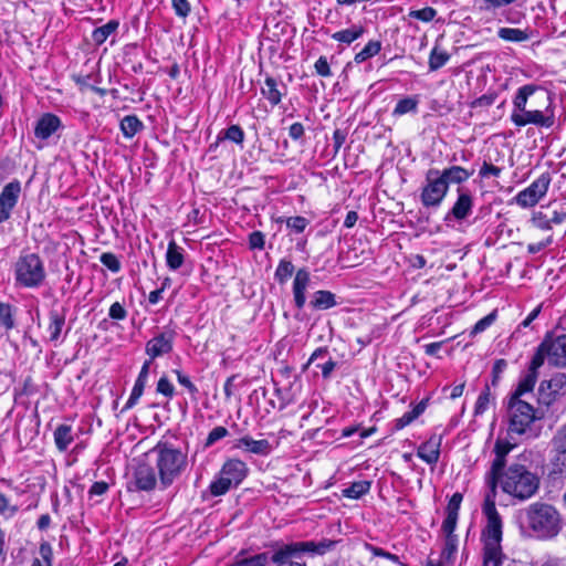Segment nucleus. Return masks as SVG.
<instances>
[{"label":"nucleus","instance_id":"1","mask_svg":"<svg viewBox=\"0 0 566 566\" xmlns=\"http://www.w3.org/2000/svg\"><path fill=\"white\" fill-rule=\"evenodd\" d=\"M511 122L517 127L535 125L551 128L555 124L553 101L538 85L525 84L512 99Z\"/></svg>","mask_w":566,"mask_h":566},{"label":"nucleus","instance_id":"2","mask_svg":"<svg viewBox=\"0 0 566 566\" xmlns=\"http://www.w3.org/2000/svg\"><path fill=\"white\" fill-rule=\"evenodd\" d=\"M494 497L495 495L486 494L482 507L486 517V525L482 531L483 566L502 565L503 563L502 518L496 510Z\"/></svg>","mask_w":566,"mask_h":566},{"label":"nucleus","instance_id":"3","mask_svg":"<svg viewBox=\"0 0 566 566\" xmlns=\"http://www.w3.org/2000/svg\"><path fill=\"white\" fill-rule=\"evenodd\" d=\"M528 530L537 539L555 538L562 531L563 520L558 510L545 502H534L525 509Z\"/></svg>","mask_w":566,"mask_h":566},{"label":"nucleus","instance_id":"4","mask_svg":"<svg viewBox=\"0 0 566 566\" xmlns=\"http://www.w3.org/2000/svg\"><path fill=\"white\" fill-rule=\"evenodd\" d=\"M336 544V541L327 538H323L318 542L301 541L282 544L273 552L271 562L275 566H306V564L302 562L304 555H324L332 551Z\"/></svg>","mask_w":566,"mask_h":566},{"label":"nucleus","instance_id":"5","mask_svg":"<svg viewBox=\"0 0 566 566\" xmlns=\"http://www.w3.org/2000/svg\"><path fill=\"white\" fill-rule=\"evenodd\" d=\"M151 451L156 455L160 486L167 489L186 471L187 453L168 442H158Z\"/></svg>","mask_w":566,"mask_h":566},{"label":"nucleus","instance_id":"6","mask_svg":"<svg viewBox=\"0 0 566 566\" xmlns=\"http://www.w3.org/2000/svg\"><path fill=\"white\" fill-rule=\"evenodd\" d=\"M504 493L525 501L532 497L539 488L538 478L522 464H511L501 479Z\"/></svg>","mask_w":566,"mask_h":566},{"label":"nucleus","instance_id":"7","mask_svg":"<svg viewBox=\"0 0 566 566\" xmlns=\"http://www.w3.org/2000/svg\"><path fill=\"white\" fill-rule=\"evenodd\" d=\"M505 407L510 436L525 434L536 420L544 417L542 410L535 408L525 399L509 397Z\"/></svg>","mask_w":566,"mask_h":566},{"label":"nucleus","instance_id":"8","mask_svg":"<svg viewBox=\"0 0 566 566\" xmlns=\"http://www.w3.org/2000/svg\"><path fill=\"white\" fill-rule=\"evenodd\" d=\"M45 268L36 253L21 254L14 263L15 283L22 287L35 289L45 280Z\"/></svg>","mask_w":566,"mask_h":566},{"label":"nucleus","instance_id":"9","mask_svg":"<svg viewBox=\"0 0 566 566\" xmlns=\"http://www.w3.org/2000/svg\"><path fill=\"white\" fill-rule=\"evenodd\" d=\"M448 190V185L441 177L440 170L431 168L426 172L420 201L426 208H438L446 198Z\"/></svg>","mask_w":566,"mask_h":566},{"label":"nucleus","instance_id":"10","mask_svg":"<svg viewBox=\"0 0 566 566\" xmlns=\"http://www.w3.org/2000/svg\"><path fill=\"white\" fill-rule=\"evenodd\" d=\"M534 355H541L543 363L547 359L551 365L566 366V334L556 337L546 336Z\"/></svg>","mask_w":566,"mask_h":566},{"label":"nucleus","instance_id":"11","mask_svg":"<svg viewBox=\"0 0 566 566\" xmlns=\"http://www.w3.org/2000/svg\"><path fill=\"white\" fill-rule=\"evenodd\" d=\"M551 181L549 172L542 174L527 188L516 195V203L522 208L534 207L546 195Z\"/></svg>","mask_w":566,"mask_h":566},{"label":"nucleus","instance_id":"12","mask_svg":"<svg viewBox=\"0 0 566 566\" xmlns=\"http://www.w3.org/2000/svg\"><path fill=\"white\" fill-rule=\"evenodd\" d=\"M157 481L155 469L146 462H140L133 471V478L129 482L128 489L149 492L156 488Z\"/></svg>","mask_w":566,"mask_h":566},{"label":"nucleus","instance_id":"13","mask_svg":"<svg viewBox=\"0 0 566 566\" xmlns=\"http://www.w3.org/2000/svg\"><path fill=\"white\" fill-rule=\"evenodd\" d=\"M566 387V375L558 373L548 380H543L538 387L537 401L549 407Z\"/></svg>","mask_w":566,"mask_h":566},{"label":"nucleus","instance_id":"14","mask_svg":"<svg viewBox=\"0 0 566 566\" xmlns=\"http://www.w3.org/2000/svg\"><path fill=\"white\" fill-rule=\"evenodd\" d=\"M542 366L541 355H534L526 374L521 377L515 390L509 397L524 399L525 395L532 394L538 378V369Z\"/></svg>","mask_w":566,"mask_h":566},{"label":"nucleus","instance_id":"15","mask_svg":"<svg viewBox=\"0 0 566 566\" xmlns=\"http://www.w3.org/2000/svg\"><path fill=\"white\" fill-rule=\"evenodd\" d=\"M176 332L165 329L146 343L145 352L150 359L169 354L174 348Z\"/></svg>","mask_w":566,"mask_h":566},{"label":"nucleus","instance_id":"16","mask_svg":"<svg viewBox=\"0 0 566 566\" xmlns=\"http://www.w3.org/2000/svg\"><path fill=\"white\" fill-rule=\"evenodd\" d=\"M21 192V185L18 180L7 184L0 193V224L7 221L12 209L15 207Z\"/></svg>","mask_w":566,"mask_h":566},{"label":"nucleus","instance_id":"17","mask_svg":"<svg viewBox=\"0 0 566 566\" xmlns=\"http://www.w3.org/2000/svg\"><path fill=\"white\" fill-rule=\"evenodd\" d=\"M458 198L451 208V210L447 213L444 220L449 221L450 218L455 219L457 221H462L467 219L473 209V197L470 191L464 190L463 188H458Z\"/></svg>","mask_w":566,"mask_h":566},{"label":"nucleus","instance_id":"18","mask_svg":"<svg viewBox=\"0 0 566 566\" xmlns=\"http://www.w3.org/2000/svg\"><path fill=\"white\" fill-rule=\"evenodd\" d=\"M311 285V274L305 269H298L293 280V301L297 310L304 308L306 304V291Z\"/></svg>","mask_w":566,"mask_h":566},{"label":"nucleus","instance_id":"19","mask_svg":"<svg viewBox=\"0 0 566 566\" xmlns=\"http://www.w3.org/2000/svg\"><path fill=\"white\" fill-rule=\"evenodd\" d=\"M248 471L245 462L239 459H230L223 463L219 473L230 480L233 488H238L245 479Z\"/></svg>","mask_w":566,"mask_h":566},{"label":"nucleus","instance_id":"20","mask_svg":"<svg viewBox=\"0 0 566 566\" xmlns=\"http://www.w3.org/2000/svg\"><path fill=\"white\" fill-rule=\"evenodd\" d=\"M441 444L442 436L432 434L427 441L419 446L417 455L427 464L436 465L440 459Z\"/></svg>","mask_w":566,"mask_h":566},{"label":"nucleus","instance_id":"21","mask_svg":"<svg viewBox=\"0 0 566 566\" xmlns=\"http://www.w3.org/2000/svg\"><path fill=\"white\" fill-rule=\"evenodd\" d=\"M62 127L63 125L59 116L52 113H45L38 119L34 127V135L41 140H46Z\"/></svg>","mask_w":566,"mask_h":566},{"label":"nucleus","instance_id":"22","mask_svg":"<svg viewBox=\"0 0 566 566\" xmlns=\"http://www.w3.org/2000/svg\"><path fill=\"white\" fill-rule=\"evenodd\" d=\"M317 360H321L316 363V367L321 369L322 377L324 379H329L338 364L332 358L327 347L316 348L311 355L307 365L315 363Z\"/></svg>","mask_w":566,"mask_h":566},{"label":"nucleus","instance_id":"23","mask_svg":"<svg viewBox=\"0 0 566 566\" xmlns=\"http://www.w3.org/2000/svg\"><path fill=\"white\" fill-rule=\"evenodd\" d=\"M234 447L262 457L269 455L273 450L271 443L266 439L254 440L250 436H244L238 439Z\"/></svg>","mask_w":566,"mask_h":566},{"label":"nucleus","instance_id":"24","mask_svg":"<svg viewBox=\"0 0 566 566\" xmlns=\"http://www.w3.org/2000/svg\"><path fill=\"white\" fill-rule=\"evenodd\" d=\"M285 93L286 86L282 82H279L270 75L265 77L264 86L261 88V94L272 106L279 105Z\"/></svg>","mask_w":566,"mask_h":566},{"label":"nucleus","instance_id":"25","mask_svg":"<svg viewBox=\"0 0 566 566\" xmlns=\"http://www.w3.org/2000/svg\"><path fill=\"white\" fill-rule=\"evenodd\" d=\"M49 325L46 332L49 333V342L55 346L61 344V336L65 326V314L56 310L49 313Z\"/></svg>","mask_w":566,"mask_h":566},{"label":"nucleus","instance_id":"26","mask_svg":"<svg viewBox=\"0 0 566 566\" xmlns=\"http://www.w3.org/2000/svg\"><path fill=\"white\" fill-rule=\"evenodd\" d=\"M338 304L336 295L327 290H318L313 294L310 306L316 311H325Z\"/></svg>","mask_w":566,"mask_h":566},{"label":"nucleus","instance_id":"27","mask_svg":"<svg viewBox=\"0 0 566 566\" xmlns=\"http://www.w3.org/2000/svg\"><path fill=\"white\" fill-rule=\"evenodd\" d=\"M473 172L474 170L470 171L461 166H451L440 171L441 177L444 179L448 186L450 184L460 185L467 181L473 175Z\"/></svg>","mask_w":566,"mask_h":566},{"label":"nucleus","instance_id":"28","mask_svg":"<svg viewBox=\"0 0 566 566\" xmlns=\"http://www.w3.org/2000/svg\"><path fill=\"white\" fill-rule=\"evenodd\" d=\"M505 467V458L495 455L492 462L491 470L488 473L486 481L490 485V492L488 494L495 495V489L503 476V469Z\"/></svg>","mask_w":566,"mask_h":566},{"label":"nucleus","instance_id":"29","mask_svg":"<svg viewBox=\"0 0 566 566\" xmlns=\"http://www.w3.org/2000/svg\"><path fill=\"white\" fill-rule=\"evenodd\" d=\"M427 405L428 399L421 400L412 408V410L405 412L400 418L396 419L394 428L396 430H401L408 424H410L413 420H416L420 415L424 412Z\"/></svg>","mask_w":566,"mask_h":566},{"label":"nucleus","instance_id":"30","mask_svg":"<svg viewBox=\"0 0 566 566\" xmlns=\"http://www.w3.org/2000/svg\"><path fill=\"white\" fill-rule=\"evenodd\" d=\"M365 33V28L360 24H354L348 29L337 31L332 34V39L345 43L347 45L352 44L354 41L359 39Z\"/></svg>","mask_w":566,"mask_h":566},{"label":"nucleus","instance_id":"31","mask_svg":"<svg viewBox=\"0 0 566 566\" xmlns=\"http://www.w3.org/2000/svg\"><path fill=\"white\" fill-rule=\"evenodd\" d=\"M15 327V308L9 304L0 302V332L8 333Z\"/></svg>","mask_w":566,"mask_h":566},{"label":"nucleus","instance_id":"32","mask_svg":"<svg viewBox=\"0 0 566 566\" xmlns=\"http://www.w3.org/2000/svg\"><path fill=\"white\" fill-rule=\"evenodd\" d=\"M54 443L59 451H65L73 442L72 427L70 424H60L54 430Z\"/></svg>","mask_w":566,"mask_h":566},{"label":"nucleus","instance_id":"33","mask_svg":"<svg viewBox=\"0 0 566 566\" xmlns=\"http://www.w3.org/2000/svg\"><path fill=\"white\" fill-rule=\"evenodd\" d=\"M497 36L506 42L521 43L528 41L531 35L527 30L516 28H500L497 30Z\"/></svg>","mask_w":566,"mask_h":566},{"label":"nucleus","instance_id":"34","mask_svg":"<svg viewBox=\"0 0 566 566\" xmlns=\"http://www.w3.org/2000/svg\"><path fill=\"white\" fill-rule=\"evenodd\" d=\"M120 130L126 138H133L144 129L143 122L136 115H126L120 120Z\"/></svg>","mask_w":566,"mask_h":566},{"label":"nucleus","instance_id":"35","mask_svg":"<svg viewBox=\"0 0 566 566\" xmlns=\"http://www.w3.org/2000/svg\"><path fill=\"white\" fill-rule=\"evenodd\" d=\"M118 25H119V23L117 20H109L104 25L94 29L92 32L93 42L96 45L103 44L111 34L116 32V30L118 29Z\"/></svg>","mask_w":566,"mask_h":566},{"label":"nucleus","instance_id":"36","mask_svg":"<svg viewBox=\"0 0 566 566\" xmlns=\"http://www.w3.org/2000/svg\"><path fill=\"white\" fill-rule=\"evenodd\" d=\"M167 266L170 270H178L184 264L182 249L175 241H170L166 253Z\"/></svg>","mask_w":566,"mask_h":566},{"label":"nucleus","instance_id":"37","mask_svg":"<svg viewBox=\"0 0 566 566\" xmlns=\"http://www.w3.org/2000/svg\"><path fill=\"white\" fill-rule=\"evenodd\" d=\"M449 60H450V54L447 51L439 49L438 45H436L431 50L430 55H429V62H428L429 70L431 72L438 71L443 65H446Z\"/></svg>","mask_w":566,"mask_h":566},{"label":"nucleus","instance_id":"38","mask_svg":"<svg viewBox=\"0 0 566 566\" xmlns=\"http://www.w3.org/2000/svg\"><path fill=\"white\" fill-rule=\"evenodd\" d=\"M381 50V42L378 40H370L358 53H356L354 61L363 63L368 59L377 55Z\"/></svg>","mask_w":566,"mask_h":566},{"label":"nucleus","instance_id":"39","mask_svg":"<svg viewBox=\"0 0 566 566\" xmlns=\"http://www.w3.org/2000/svg\"><path fill=\"white\" fill-rule=\"evenodd\" d=\"M370 490L369 481H357L343 490V496L348 499H359Z\"/></svg>","mask_w":566,"mask_h":566},{"label":"nucleus","instance_id":"40","mask_svg":"<svg viewBox=\"0 0 566 566\" xmlns=\"http://www.w3.org/2000/svg\"><path fill=\"white\" fill-rule=\"evenodd\" d=\"M233 486L230 480L218 473L214 480L209 485V492L212 496H221L228 493Z\"/></svg>","mask_w":566,"mask_h":566},{"label":"nucleus","instance_id":"41","mask_svg":"<svg viewBox=\"0 0 566 566\" xmlns=\"http://www.w3.org/2000/svg\"><path fill=\"white\" fill-rule=\"evenodd\" d=\"M231 140L235 144L242 145L244 140V132L239 125H231L218 135V140Z\"/></svg>","mask_w":566,"mask_h":566},{"label":"nucleus","instance_id":"42","mask_svg":"<svg viewBox=\"0 0 566 566\" xmlns=\"http://www.w3.org/2000/svg\"><path fill=\"white\" fill-rule=\"evenodd\" d=\"M492 400H493V397L491 395L490 387H489V385H485L484 389L480 392V395L476 399V402L474 406V416L478 417V416L483 415L488 410Z\"/></svg>","mask_w":566,"mask_h":566},{"label":"nucleus","instance_id":"43","mask_svg":"<svg viewBox=\"0 0 566 566\" xmlns=\"http://www.w3.org/2000/svg\"><path fill=\"white\" fill-rule=\"evenodd\" d=\"M458 549L457 535L446 536L444 546L441 552L440 558L446 563H451Z\"/></svg>","mask_w":566,"mask_h":566},{"label":"nucleus","instance_id":"44","mask_svg":"<svg viewBox=\"0 0 566 566\" xmlns=\"http://www.w3.org/2000/svg\"><path fill=\"white\" fill-rule=\"evenodd\" d=\"M418 99L416 97H405L398 101L394 108V115L401 116L407 113L417 112Z\"/></svg>","mask_w":566,"mask_h":566},{"label":"nucleus","instance_id":"45","mask_svg":"<svg viewBox=\"0 0 566 566\" xmlns=\"http://www.w3.org/2000/svg\"><path fill=\"white\" fill-rule=\"evenodd\" d=\"M293 272H294L293 263L289 260L283 259L280 261V263L275 270L274 277L280 284H284L292 276Z\"/></svg>","mask_w":566,"mask_h":566},{"label":"nucleus","instance_id":"46","mask_svg":"<svg viewBox=\"0 0 566 566\" xmlns=\"http://www.w3.org/2000/svg\"><path fill=\"white\" fill-rule=\"evenodd\" d=\"M269 562V557L266 553H260L247 558L239 559L230 566H266Z\"/></svg>","mask_w":566,"mask_h":566},{"label":"nucleus","instance_id":"47","mask_svg":"<svg viewBox=\"0 0 566 566\" xmlns=\"http://www.w3.org/2000/svg\"><path fill=\"white\" fill-rule=\"evenodd\" d=\"M99 262L113 273H118L122 270L119 259L112 252L102 253L99 255Z\"/></svg>","mask_w":566,"mask_h":566},{"label":"nucleus","instance_id":"48","mask_svg":"<svg viewBox=\"0 0 566 566\" xmlns=\"http://www.w3.org/2000/svg\"><path fill=\"white\" fill-rule=\"evenodd\" d=\"M495 319H496V312L493 311L475 323L472 331L470 332V335L475 336V335L484 332L489 326H491L494 323Z\"/></svg>","mask_w":566,"mask_h":566},{"label":"nucleus","instance_id":"49","mask_svg":"<svg viewBox=\"0 0 566 566\" xmlns=\"http://www.w3.org/2000/svg\"><path fill=\"white\" fill-rule=\"evenodd\" d=\"M365 548L374 556V557H381V558H386L395 564H400L401 562L399 560V557L395 554H391L380 547H377L375 545H371V544H366L365 545Z\"/></svg>","mask_w":566,"mask_h":566},{"label":"nucleus","instance_id":"50","mask_svg":"<svg viewBox=\"0 0 566 566\" xmlns=\"http://www.w3.org/2000/svg\"><path fill=\"white\" fill-rule=\"evenodd\" d=\"M228 434H229V431L226 427H222V426L214 427L209 432V434L206 439V442H205V447L209 448V447L213 446L216 442L226 438Z\"/></svg>","mask_w":566,"mask_h":566},{"label":"nucleus","instance_id":"51","mask_svg":"<svg viewBox=\"0 0 566 566\" xmlns=\"http://www.w3.org/2000/svg\"><path fill=\"white\" fill-rule=\"evenodd\" d=\"M437 15V10L431 7H426L420 10H412L409 12V17L415 18L417 20L423 21V22H430L432 21Z\"/></svg>","mask_w":566,"mask_h":566},{"label":"nucleus","instance_id":"52","mask_svg":"<svg viewBox=\"0 0 566 566\" xmlns=\"http://www.w3.org/2000/svg\"><path fill=\"white\" fill-rule=\"evenodd\" d=\"M156 391L171 399L175 395V387L166 376H163L157 382Z\"/></svg>","mask_w":566,"mask_h":566},{"label":"nucleus","instance_id":"53","mask_svg":"<svg viewBox=\"0 0 566 566\" xmlns=\"http://www.w3.org/2000/svg\"><path fill=\"white\" fill-rule=\"evenodd\" d=\"M175 374L177 376L178 382L189 391L192 398H196L199 390L196 387V385L190 380V378L180 370H175Z\"/></svg>","mask_w":566,"mask_h":566},{"label":"nucleus","instance_id":"54","mask_svg":"<svg viewBox=\"0 0 566 566\" xmlns=\"http://www.w3.org/2000/svg\"><path fill=\"white\" fill-rule=\"evenodd\" d=\"M308 224V220L304 217L296 216L291 217L286 220L287 228L292 229L296 233H302Z\"/></svg>","mask_w":566,"mask_h":566},{"label":"nucleus","instance_id":"55","mask_svg":"<svg viewBox=\"0 0 566 566\" xmlns=\"http://www.w3.org/2000/svg\"><path fill=\"white\" fill-rule=\"evenodd\" d=\"M172 9L177 17L187 18L191 11L188 0H171Z\"/></svg>","mask_w":566,"mask_h":566},{"label":"nucleus","instance_id":"56","mask_svg":"<svg viewBox=\"0 0 566 566\" xmlns=\"http://www.w3.org/2000/svg\"><path fill=\"white\" fill-rule=\"evenodd\" d=\"M552 444L554 450H566V423L556 431Z\"/></svg>","mask_w":566,"mask_h":566},{"label":"nucleus","instance_id":"57","mask_svg":"<svg viewBox=\"0 0 566 566\" xmlns=\"http://www.w3.org/2000/svg\"><path fill=\"white\" fill-rule=\"evenodd\" d=\"M502 172V169L497 166H494L493 164L489 163V161H483L481 168H480V171H479V176L484 179V178H489V177H499Z\"/></svg>","mask_w":566,"mask_h":566},{"label":"nucleus","instance_id":"58","mask_svg":"<svg viewBox=\"0 0 566 566\" xmlns=\"http://www.w3.org/2000/svg\"><path fill=\"white\" fill-rule=\"evenodd\" d=\"M314 69L317 75L322 77H329L332 76V71L329 63L327 61L326 56H319L318 60L314 64Z\"/></svg>","mask_w":566,"mask_h":566},{"label":"nucleus","instance_id":"59","mask_svg":"<svg viewBox=\"0 0 566 566\" xmlns=\"http://www.w3.org/2000/svg\"><path fill=\"white\" fill-rule=\"evenodd\" d=\"M39 553L42 559H40L44 566H52L53 549L50 543L43 542L40 544Z\"/></svg>","mask_w":566,"mask_h":566},{"label":"nucleus","instance_id":"60","mask_svg":"<svg viewBox=\"0 0 566 566\" xmlns=\"http://www.w3.org/2000/svg\"><path fill=\"white\" fill-rule=\"evenodd\" d=\"M275 396L280 400L279 410H283L287 405L293 402V396L290 394L289 389H282L275 385L274 389Z\"/></svg>","mask_w":566,"mask_h":566},{"label":"nucleus","instance_id":"61","mask_svg":"<svg viewBox=\"0 0 566 566\" xmlns=\"http://www.w3.org/2000/svg\"><path fill=\"white\" fill-rule=\"evenodd\" d=\"M458 516L457 514H448L447 513V516L442 523V531L444 533L446 536H450V535H454V530L457 527V522H458Z\"/></svg>","mask_w":566,"mask_h":566},{"label":"nucleus","instance_id":"62","mask_svg":"<svg viewBox=\"0 0 566 566\" xmlns=\"http://www.w3.org/2000/svg\"><path fill=\"white\" fill-rule=\"evenodd\" d=\"M108 316L112 319L122 321V319L126 318L127 311L125 310V307L119 302H115L109 307Z\"/></svg>","mask_w":566,"mask_h":566},{"label":"nucleus","instance_id":"63","mask_svg":"<svg viewBox=\"0 0 566 566\" xmlns=\"http://www.w3.org/2000/svg\"><path fill=\"white\" fill-rule=\"evenodd\" d=\"M462 500H463V495L459 492H455L448 502V505L446 509L447 513L459 515V510H460Z\"/></svg>","mask_w":566,"mask_h":566},{"label":"nucleus","instance_id":"64","mask_svg":"<svg viewBox=\"0 0 566 566\" xmlns=\"http://www.w3.org/2000/svg\"><path fill=\"white\" fill-rule=\"evenodd\" d=\"M556 455L553 460V465L558 473H566V450H555Z\"/></svg>","mask_w":566,"mask_h":566}]
</instances>
